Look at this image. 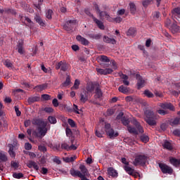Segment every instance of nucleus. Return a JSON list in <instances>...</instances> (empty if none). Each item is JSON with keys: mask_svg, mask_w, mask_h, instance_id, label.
Masks as SVG:
<instances>
[{"mask_svg": "<svg viewBox=\"0 0 180 180\" xmlns=\"http://www.w3.org/2000/svg\"><path fill=\"white\" fill-rule=\"evenodd\" d=\"M86 90L85 91L89 94L92 93L95 91V85H94V84H88V86H86Z\"/></svg>", "mask_w": 180, "mask_h": 180, "instance_id": "28", "label": "nucleus"}, {"mask_svg": "<svg viewBox=\"0 0 180 180\" xmlns=\"http://www.w3.org/2000/svg\"><path fill=\"white\" fill-rule=\"evenodd\" d=\"M89 93H88L87 91H86L85 89H84L83 91H82V93L80 94V101L83 103H85L86 102L88 101L89 100Z\"/></svg>", "mask_w": 180, "mask_h": 180, "instance_id": "10", "label": "nucleus"}, {"mask_svg": "<svg viewBox=\"0 0 180 180\" xmlns=\"http://www.w3.org/2000/svg\"><path fill=\"white\" fill-rule=\"evenodd\" d=\"M124 169L125 172L129 174L130 176H135V178H137V176H139V172H135L134 169H132L131 167L128 165H125L124 167Z\"/></svg>", "mask_w": 180, "mask_h": 180, "instance_id": "9", "label": "nucleus"}, {"mask_svg": "<svg viewBox=\"0 0 180 180\" xmlns=\"http://www.w3.org/2000/svg\"><path fill=\"white\" fill-rule=\"evenodd\" d=\"M107 174H108L109 177L116 179L118 177V172L113 167H109L107 169Z\"/></svg>", "mask_w": 180, "mask_h": 180, "instance_id": "11", "label": "nucleus"}, {"mask_svg": "<svg viewBox=\"0 0 180 180\" xmlns=\"http://www.w3.org/2000/svg\"><path fill=\"white\" fill-rule=\"evenodd\" d=\"M167 27L169 29L170 32L173 34L179 32V26H177L176 21L173 22L172 25L167 26Z\"/></svg>", "mask_w": 180, "mask_h": 180, "instance_id": "16", "label": "nucleus"}, {"mask_svg": "<svg viewBox=\"0 0 180 180\" xmlns=\"http://www.w3.org/2000/svg\"><path fill=\"white\" fill-rule=\"evenodd\" d=\"M145 116L146 117L145 118V121L147 122L149 126H156L157 122L156 120H155V115L154 112H153L152 110L147 109L144 111Z\"/></svg>", "mask_w": 180, "mask_h": 180, "instance_id": "3", "label": "nucleus"}, {"mask_svg": "<svg viewBox=\"0 0 180 180\" xmlns=\"http://www.w3.org/2000/svg\"><path fill=\"white\" fill-rule=\"evenodd\" d=\"M180 118L176 117L174 119H171L169 121L170 126H177L179 124Z\"/></svg>", "mask_w": 180, "mask_h": 180, "instance_id": "27", "label": "nucleus"}, {"mask_svg": "<svg viewBox=\"0 0 180 180\" xmlns=\"http://www.w3.org/2000/svg\"><path fill=\"white\" fill-rule=\"evenodd\" d=\"M76 159V157L74 156V157H71V158H63V161H65V162H72L73 161H75Z\"/></svg>", "mask_w": 180, "mask_h": 180, "instance_id": "41", "label": "nucleus"}, {"mask_svg": "<svg viewBox=\"0 0 180 180\" xmlns=\"http://www.w3.org/2000/svg\"><path fill=\"white\" fill-rule=\"evenodd\" d=\"M79 85H80V81L77 79H75V82H74V85L73 86L71 87L72 90H77L79 89Z\"/></svg>", "mask_w": 180, "mask_h": 180, "instance_id": "33", "label": "nucleus"}, {"mask_svg": "<svg viewBox=\"0 0 180 180\" xmlns=\"http://www.w3.org/2000/svg\"><path fill=\"white\" fill-rule=\"evenodd\" d=\"M32 124L34 126H37V131H33L32 135L34 137H37L39 139H43L48 132L47 129V122L44 120L38 118H34L32 120Z\"/></svg>", "mask_w": 180, "mask_h": 180, "instance_id": "1", "label": "nucleus"}, {"mask_svg": "<svg viewBox=\"0 0 180 180\" xmlns=\"http://www.w3.org/2000/svg\"><path fill=\"white\" fill-rule=\"evenodd\" d=\"M136 34V30L134 28H129V31L127 32V35H134Z\"/></svg>", "mask_w": 180, "mask_h": 180, "instance_id": "50", "label": "nucleus"}, {"mask_svg": "<svg viewBox=\"0 0 180 180\" xmlns=\"http://www.w3.org/2000/svg\"><path fill=\"white\" fill-rule=\"evenodd\" d=\"M34 20H36V22H37L40 26L45 27V22L39 15H36L34 17Z\"/></svg>", "mask_w": 180, "mask_h": 180, "instance_id": "26", "label": "nucleus"}, {"mask_svg": "<svg viewBox=\"0 0 180 180\" xmlns=\"http://www.w3.org/2000/svg\"><path fill=\"white\" fill-rule=\"evenodd\" d=\"M103 131H99L98 129H96V136L98 138H102Z\"/></svg>", "mask_w": 180, "mask_h": 180, "instance_id": "58", "label": "nucleus"}, {"mask_svg": "<svg viewBox=\"0 0 180 180\" xmlns=\"http://www.w3.org/2000/svg\"><path fill=\"white\" fill-rule=\"evenodd\" d=\"M103 41L107 44H116V40L108 36L103 37Z\"/></svg>", "mask_w": 180, "mask_h": 180, "instance_id": "24", "label": "nucleus"}, {"mask_svg": "<svg viewBox=\"0 0 180 180\" xmlns=\"http://www.w3.org/2000/svg\"><path fill=\"white\" fill-rule=\"evenodd\" d=\"M60 148L61 150H66L67 151H70V148L67 143H61Z\"/></svg>", "mask_w": 180, "mask_h": 180, "instance_id": "46", "label": "nucleus"}, {"mask_svg": "<svg viewBox=\"0 0 180 180\" xmlns=\"http://www.w3.org/2000/svg\"><path fill=\"white\" fill-rule=\"evenodd\" d=\"M105 131L107 135L109 136L110 139H113L115 137H118L119 134L118 132H115L114 129L111 128L110 124H105Z\"/></svg>", "mask_w": 180, "mask_h": 180, "instance_id": "7", "label": "nucleus"}, {"mask_svg": "<svg viewBox=\"0 0 180 180\" xmlns=\"http://www.w3.org/2000/svg\"><path fill=\"white\" fill-rule=\"evenodd\" d=\"M17 50H18V53H19L20 55L24 54L25 50H24V41L23 40H19V41H18Z\"/></svg>", "mask_w": 180, "mask_h": 180, "instance_id": "14", "label": "nucleus"}, {"mask_svg": "<svg viewBox=\"0 0 180 180\" xmlns=\"http://www.w3.org/2000/svg\"><path fill=\"white\" fill-rule=\"evenodd\" d=\"M119 91L124 94H127L129 93V88L125 87L124 86H120Z\"/></svg>", "mask_w": 180, "mask_h": 180, "instance_id": "34", "label": "nucleus"}, {"mask_svg": "<svg viewBox=\"0 0 180 180\" xmlns=\"http://www.w3.org/2000/svg\"><path fill=\"white\" fill-rule=\"evenodd\" d=\"M48 84H42L40 85L35 86L34 88L37 91H42L47 89Z\"/></svg>", "mask_w": 180, "mask_h": 180, "instance_id": "22", "label": "nucleus"}, {"mask_svg": "<svg viewBox=\"0 0 180 180\" xmlns=\"http://www.w3.org/2000/svg\"><path fill=\"white\" fill-rule=\"evenodd\" d=\"M144 95L146 96L148 98H153L154 94L149 90L146 89L144 91Z\"/></svg>", "mask_w": 180, "mask_h": 180, "instance_id": "43", "label": "nucleus"}, {"mask_svg": "<svg viewBox=\"0 0 180 180\" xmlns=\"http://www.w3.org/2000/svg\"><path fill=\"white\" fill-rule=\"evenodd\" d=\"M173 135L177 137H180V130L179 129H176L173 131Z\"/></svg>", "mask_w": 180, "mask_h": 180, "instance_id": "64", "label": "nucleus"}, {"mask_svg": "<svg viewBox=\"0 0 180 180\" xmlns=\"http://www.w3.org/2000/svg\"><path fill=\"white\" fill-rule=\"evenodd\" d=\"M158 167H160L162 174L172 175L173 173V169L172 168V167H169L165 163L158 164Z\"/></svg>", "mask_w": 180, "mask_h": 180, "instance_id": "6", "label": "nucleus"}, {"mask_svg": "<svg viewBox=\"0 0 180 180\" xmlns=\"http://www.w3.org/2000/svg\"><path fill=\"white\" fill-rule=\"evenodd\" d=\"M171 17L172 18L174 22H176V20H178L179 19H180V14H171Z\"/></svg>", "mask_w": 180, "mask_h": 180, "instance_id": "54", "label": "nucleus"}, {"mask_svg": "<svg viewBox=\"0 0 180 180\" xmlns=\"http://www.w3.org/2000/svg\"><path fill=\"white\" fill-rule=\"evenodd\" d=\"M76 25V20H70L65 22V25H63V30H65L66 32H68L69 33L73 32V28Z\"/></svg>", "mask_w": 180, "mask_h": 180, "instance_id": "5", "label": "nucleus"}, {"mask_svg": "<svg viewBox=\"0 0 180 180\" xmlns=\"http://www.w3.org/2000/svg\"><path fill=\"white\" fill-rule=\"evenodd\" d=\"M93 20L94 23L96 24L97 27H98L99 29L104 30V25L103 22H101L98 19H96V17H93Z\"/></svg>", "mask_w": 180, "mask_h": 180, "instance_id": "23", "label": "nucleus"}, {"mask_svg": "<svg viewBox=\"0 0 180 180\" xmlns=\"http://www.w3.org/2000/svg\"><path fill=\"white\" fill-rule=\"evenodd\" d=\"M96 70L97 73L101 74V75H107L105 69L96 68Z\"/></svg>", "mask_w": 180, "mask_h": 180, "instance_id": "47", "label": "nucleus"}, {"mask_svg": "<svg viewBox=\"0 0 180 180\" xmlns=\"http://www.w3.org/2000/svg\"><path fill=\"white\" fill-rule=\"evenodd\" d=\"M70 84V78L69 76L66 77L65 82L63 83L62 86L65 87L68 86Z\"/></svg>", "mask_w": 180, "mask_h": 180, "instance_id": "44", "label": "nucleus"}, {"mask_svg": "<svg viewBox=\"0 0 180 180\" xmlns=\"http://www.w3.org/2000/svg\"><path fill=\"white\" fill-rule=\"evenodd\" d=\"M163 148H165V150L172 151L173 150V146L172 145V143H170L169 141L165 140V143H163L162 144Z\"/></svg>", "mask_w": 180, "mask_h": 180, "instance_id": "21", "label": "nucleus"}, {"mask_svg": "<svg viewBox=\"0 0 180 180\" xmlns=\"http://www.w3.org/2000/svg\"><path fill=\"white\" fill-rule=\"evenodd\" d=\"M151 2H152L151 0L143 1L142 2L143 6H144V8H147L150 5V4H151Z\"/></svg>", "mask_w": 180, "mask_h": 180, "instance_id": "49", "label": "nucleus"}, {"mask_svg": "<svg viewBox=\"0 0 180 180\" xmlns=\"http://www.w3.org/2000/svg\"><path fill=\"white\" fill-rule=\"evenodd\" d=\"M65 133H66V136H68V137H71L72 136V131H71V129L70 128H66Z\"/></svg>", "mask_w": 180, "mask_h": 180, "instance_id": "55", "label": "nucleus"}, {"mask_svg": "<svg viewBox=\"0 0 180 180\" xmlns=\"http://www.w3.org/2000/svg\"><path fill=\"white\" fill-rule=\"evenodd\" d=\"M40 101L39 96H31L28 98L27 103L30 104L34 103L35 102H39Z\"/></svg>", "mask_w": 180, "mask_h": 180, "instance_id": "25", "label": "nucleus"}, {"mask_svg": "<svg viewBox=\"0 0 180 180\" xmlns=\"http://www.w3.org/2000/svg\"><path fill=\"white\" fill-rule=\"evenodd\" d=\"M79 169H80V172L84 176H86L88 178L90 177V173H89V171L87 168L84 165H80V167H79Z\"/></svg>", "mask_w": 180, "mask_h": 180, "instance_id": "17", "label": "nucleus"}, {"mask_svg": "<svg viewBox=\"0 0 180 180\" xmlns=\"http://www.w3.org/2000/svg\"><path fill=\"white\" fill-rule=\"evenodd\" d=\"M98 60L102 63H110V59H109L108 56H105L103 55H101V56H99Z\"/></svg>", "mask_w": 180, "mask_h": 180, "instance_id": "31", "label": "nucleus"}, {"mask_svg": "<svg viewBox=\"0 0 180 180\" xmlns=\"http://www.w3.org/2000/svg\"><path fill=\"white\" fill-rule=\"evenodd\" d=\"M68 124L71 127H75V122L74 120H72V119L69 118L68 120Z\"/></svg>", "mask_w": 180, "mask_h": 180, "instance_id": "59", "label": "nucleus"}, {"mask_svg": "<svg viewBox=\"0 0 180 180\" xmlns=\"http://www.w3.org/2000/svg\"><path fill=\"white\" fill-rule=\"evenodd\" d=\"M97 14H98L99 18H103L106 15H108L109 14L106 11H98L96 12Z\"/></svg>", "mask_w": 180, "mask_h": 180, "instance_id": "45", "label": "nucleus"}, {"mask_svg": "<svg viewBox=\"0 0 180 180\" xmlns=\"http://www.w3.org/2000/svg\"><path fill=\"white\" fill-rule=\"evenodd\" d=\"M68 67H69L68 63H67V62H65V60L60 61L56 64V70H58L60 69L61 71L66 72L68 69Z\"/></svg>", "mask_w": 180, "mask_h": 180, "instance_id": "8", "label": "nucleus"}, {"mask_svg": "<svg viewBox=\"0 0 180 180\" xmlns=\"http://www.w3.org/2000/svg\"><path fill=\"white\" fill-rule=\"evenodd\" d=\"M94 97H96V99L103 97V93L101 92V89L99 87H96V95L94 96Z\"/></svg>", "mask_w": 180, "mask_h": 180, "instance_id": "30", "label": "nucleus"}, {"mask_svg": "<svg viewBox=\"0 0 180 180\" xmlns=\"http://www.w3.org/2000/svg\"><path fill=\"white\" fill-rule=\"evenodd\" d=\"M14 109L15 112V115H17V117L21 116V111H20L19 108L17 105H15Z\"/></svg>", "mask_w": 180, "mask_h": 180, "instance_id": "52", "label": "nucleus"}, {"mask_svg": "<svg viewBox=\"0 0 180 180\" xmlns=\"http://www.w3.org/2000/svg\"><path fill=\"white\" fill-rule=\"evenodd\" d=\"M171 15H180V8H175L174 10L171 12Z\"/></svg>", "mask_w": 180, "mask_h": 180, "instance_id": "48", "label": "nucleus"}, {"mask_svg": "<svg viewBox=\"0 0 180 180\" xmlns=\"http://www.w3.org/2000/svg\"><path fill=\"white\" fill-rule=\"evenodd\" d=\"M38 150H39V151L43 153H46L47 151L46 147L42 145H40L39 146H38Z\"/></svg>", "mask_w": 180, "mask_h": 180, "instance_id": "53", "label": "nucleus"}, {"mask_svg": "<svg viewBox=\"0 0 180 180\" xmlns=\"http://www.w3.org/2000/svg\"><path fill=\"white\" fill-rule=\"evenodd\" d=\"M70 174L73 177L78 176L79 178H82V177L84 176V174H82L80 171L76 170L75 169H70Z\"/></svg>", "mask_w": 180, "mask_h": 180, "instance_id": "20", "label": "nucleus"}, {"mask_svg": "<svg viewBox=\"0 0 180 180\" xmlns=\"http://www.w3.org/2000/svg\"><path fill=\"white\" fill-rule=\"evenodd\" d=\"M11 167L15 169V170H17V169L19 167V164L16 162L11 161Z\"/></svg>", "mask_w": 180, "mask_h": 180, "instance_id": "57", "label": "nucleus"}, {"mask_svg": "<svg viewBox=\"0 0 180 180\" xmlns=\"http://www.w3.org/2000/svg\"><path fill=\"white\" fill-rule=\"evenodd\" d=\"M77 41L81 43L82 45L84 46H89L90 44V41H88V39H86L84 37H83L81 35H77L76 37Z\"/></svg>", "mask_w": 180, "mask_h": 180, "instance_id": "12", "label": "nucleus"}, {"mask_svg": "<svg viewBox=\"0 0 180 180\" xmlns=\"http://www.w3.org/2000/svg\"><path fill=\"white\" fill-rule=\"evenodd\" d=\"M48 121L49 122H50V124H55L57 123V119L53 116H49Z\"/></svg>", "mask_w": 180, "mask_h": 180, "instance_id": "40", "label": "nucleus"}, {"mask_svg": "<svg viewBox=\"0 0 180 180\" xmlns=\"http://www.w3.org/2000/svg\"><path fill=\"white\" fill-rule=\"evenodd\" d=\"M158 113L164 116V115H167V111L165 110H158Z\"/></svg>", "mask_w": 180, "mask_h": 180, "instance_id": "61", "label": "nucleus"}, {"mask_svg": "<svg viewBox=\"0 0 180 180\" xmlns=\"http://www.w3.org/2000/svg\"><path fill=\"white\" fill-rule=\"evenodd\" d=\"M27 22H24L25 26H27L30 29L34 27V22H32V20H30L28 17H20V21L22 22L24 20Z\"/></svg>", "mask_w": 180, "mask_h": 180, "instance_id": "15", "label": "nucleus"}, {"mask_svg": "<svg viewBox=\"0 0 180 180\" xmlns=\"http://www.w3.org/2000/svg\"><path fill=\"white\" fill-rule=\"evenodd\" d=\"M5 13L7 14H12V15H16V11L11 8H5Z\"/></svg>", "mask_w": 180, "mask_h": 180, "instance_id": "42", "label": "nucleus"}, {"mask_svg": "<svg viewBox=\"0 0 180 180\" xmlns=\"http://www.w3.org/2000/svg\"><path fill=\"white\" fill-rule=\"evenodd\" d=\"M140 140H141L142 143H146L149 141V137L147 135L143 134L140 136Z\"/></svg>", "mask_w": 180, "mask_h": 180, "instance_id": "37", "label": "nucleus"}, {"mask_svg": "<svg viewBox=\"0 0 180 180\" xmlns=\"http://www.w3.org/2000/svg\"><path fill=\"white\" fill-rule=\"evenodd\" d=\"M169 163L172 165L173 167L178 168L180 167V159H176L175 158H169Z\"/></svg>", "mask_w": 180, "mask_h": 180, "instance_id": "18", "label": "nucleus"}, {"mask_svg": "<svg viewBox=\"0 0 180 180\" xmlns=\"http://www.w3.org/2000/svg\"><path fill=\"white\" fill-rule=\"evenodd\" d=\"M24 177V174L21 172L20 173H16L15 172L13 174V178L16 179H20Z\"/></svg>", "mask_w": 180, "mask_h": 180, "instance_id": "38", "label": "nucleus"}, {"mask_svg": "<svg viewBox=\"0 0 180 180\" xmlns=\"http://www.w3.org/2000/svg\"><path fill=\"white\" fill-rule=\"evenodd\" d=\"M52 15H53V11L51 9L47 10L46 11V18L48 20H51L52 19Z\"/></svg>", "mask_w": 180, "mask_h": 180, "instance_id": "39", "label": "nucleus"}, {"mask_svg": "<svg viewBox=\"0 0 180 180\" xmlns=\"http://www.w3.org/2000/svg\"><path fill=\"white\" fill-rule=\"evenodd\" d=\"M148 160V158L146 155H138L135 156L134 162H132V164L134 165V167H138L139 165L144 167V165H146Z\"/></svg>", "mask_w": 180, "mask_h": 180, "instance_id": "4", "label": "nucleus"}, {"mask_svg": "<svg viewBox=\"0 0 180 180\" xmlns=\"http://www.w3.org/2000/svg\"><path fill=\"white\" fill-rule=\"evenodd\" d=\"M88 37H89V39L98 40L99 39L101 38V34H89Z\"/></svg>", "mask_w": 180, "mask_h": 180, "instance_id": "29", "label": "nucleus"}, {"mask_svg": "<svg viewBox=\"0 0 180 180\" xmlns=\"http://www.w3.org/2000/svg\"><path fill=\"white\" fill-rule=\"evenodd\" d=\"M137 81V89H140L144 87L145 86V80L142 77L139 75H136Z\"/></svg>", "mask_w": 180, "mask_h": 180, "instance_id": "13", "label": "nucleus"}, {"mask_svg": "<svg viewBox=\"0 0 180 180\" xmlns=\"http://www.w3.org/2000/svg\"><path fill=\"white\" fill-rule=\"evenodd\" d=\"M53 162H55L56 165H60L62 163V161L60 160V158L58 157L53 158Z\"/></svg>", "mask_w": 180, "mask_h": 180, "instance_id": "60", "label": "nucleus"}, {"mask_svg": "<svg viewBox=\"0 0 180 180\" xmlns=\"http://www.w3.org/2000/svg\"><path fill=\"white\" fill-rule=\"evenodd\" d=\"M129 8H130V13L132 14L136 13V4H134L132 2L129 3Z\"/></svg>", "mask_w": 180, "mask_h": 180, "instance_id": "35", "label": "nucleus"}, {"mask_svg": "<svg viewBox=\"0 0 180 180\" xmlns=\"http://www.w3.org/2000/svg\"><path fill=\"white\" fill-rule=\"evenodd\" d=\"M121 121L122 124H124V126H127V131H129V133L131 134L139 135V134H142L144 132L143 128L140 124V123L136 120V119L132 120V124H134V126H135V127L129 126V120L126 117H122V118L121 119Z\"/></svg>", "mask_w": 180, "mask_h": 180, "instance_id": "2", "label": "nucleus"}, {"mask_svg": "<svg viewBox=\"0 0 180 180\" xmlns=\"http://www.w3.org/2000/svg\"><path fill=\"white\" fill-rule=\"evenodd\" d=\"M3 64L5 65V67L9 69H11L13 67V64L11 63V60L9 59L5 60Z\"/></svg>", "mask_w": 180, "mask_h": 180, "instance_id": "32", "label": "nucleus"}, {"mask_svg": "<svg viewBox=\"0 0 180 180\" xmlns=\"http://www.w3.org/2000/svg\"><path fill=\"white\" fill-rule=\"evenodd\" d=\"M173 22H172V20L170 19H166L165 25V27H169V26H172Z\"/></svg>", "mask_w": 180, "mask_h": 180, "instance_id": "56", "label": "nucleus"}, {"mask_svg": "<svg viewBox=\"0 0 180 180\" xmlns=\"http://www.w3.org/2000/svg\"><path fill=\"white\" fill-rule=\"evenodd\" d=\"M159 106L165 110H169L170 111H174V106L172 103H160Z\"/></svg>", "mask_w": 180, "mask_h": 180, "instance_id": "19", "label": "nucleus"}, {"mask_svg": "<svg viewBox=\"0 0 180 180\" xmlns=\"http://www.w3.org/2000/svg\"><path fill=\"white\" fill-rule=\"evenodd\" d=\"M25 148L27 150H32V144L30 143H25Z\"/></svg>", "mask_w": 180, "mask_h": 180, "instance_id": "62", "label": "nucleus"}, {"mask_svg": "<svg viewBox=\"0 0 180 180\" xmlns=\"http://www.w3.org/2000/svg\"><path fill=\"white\" fill-rule=\"evenodd\" d=\"M41 98H43V100H45V101H49L50 100V96L49 94H42L41 96Z\"/></svg>", "mask_w": 180, "mask_h": 180, "instance_id": "63", "label": "nucleus"}, {"mask_svg": "<svg viewBox=\"0 0 180 180\" xmlns=\"http://www.w3.org/2000/svg\"><path fill=\"white\" fill-rule=\"evenodd\" d=\"M0 161L6 162L7 161V156L4 152L0 151Z\"/></svg>", "mask_w": 180, "mask_h": 180, "instance_id": "36", "label": "nucleus"}, {"mask_svg": "<svg viewBox=\"0 0 180 180\" xmlns=\"http://www.w3.org/2000/svg\"><path fill=\"white\" fill-rule=\"evenodd\" d=\"M35 165H37V162L34 161H28V163L27 164V167L28 168H32L33 166H34Z\"/></svg>", "mask_w": 180, "mask_h": 180, "instance_id": "51", "label": "nucleus"}]
</instances>
